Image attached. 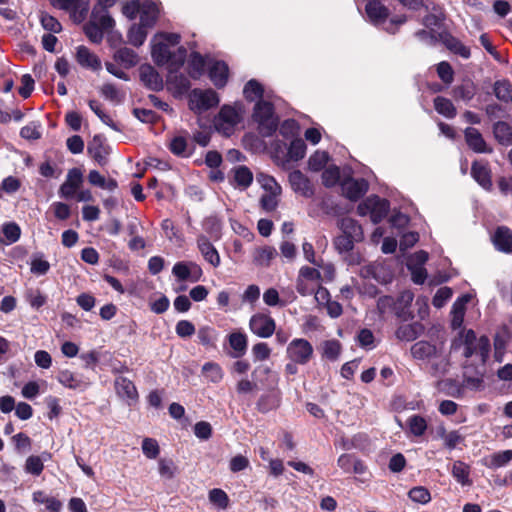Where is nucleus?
Listing matches in <instances>:
<instances>
[{
    "label": "nucleus",
    "mask_w": 512,
    "mask_h": 512,
    "mask_svg": "<svg viewBox=\"0 0 512 512\" xmlns=\"http://www.w3.org/2000/svg\"><path fill=\"white\" fill-rule=\"evenodd\" d=\"M252 119L258 124L257 130L262 137H271L278 128V117L273 103L258 100L254 106Z\"/></svg>",
    "instance_id": "1"
},
{
    "label": "nucleus",
    "mask_w": 512,
    "mask_h": 512,
    "mask_svg": "<svg viewBox=\"0 0 512 512\" xmlns=\"http://www.w3.org/2000/svg\"><path fill=\"white\" fill-rule=\"evenodd\" d=\"M459 341L464 346L463 356L465 358L478 355L482 362L487 360L490 352V340L487 336L477 339L475 331L468 329L460 332Z\"/></svg>",
    "instance_id": "2"
},
{
    "label": "nucleus",
    "mask_w": 512,
    "mask_h": 512,
    "mask_svg": "<svg viewBox=\"0 0 512 512\" xmlns=\"http://www.w3.org/2000/svg\"><path fill=\"white\" fill-rule=\"evenodd\" d=\"M313 351L308 340L296 338L287 346V357L295 364L305 365L311 360Z\"/></svg>",
    "instance_id": "3"
},
{
    "label": "nucleus",
    "mask_w": 512,
    "mask_h": 512,
    "mask_svg": "<svg viewBox=\"0 0 512 512\" xmlns=\"http://www.w3.org/2000/svg\"><path fill=\"white\" fill-rule=\"evenodd\" d=\"M240 121L241 116L238 111L233 106L224 105L215 119V126L218 131H222L226 136H229Z\"/></svg>",
    "instance_id": "4"
},
{
    "label": "nucleus",
    "mask_w": 512,
    "mask_h": 512,
    "mask_svg": "<svg viewBox=\"0 0 512 512\" xmlns=\"http://www.w3.org/2000/svg\"><path fill=\"white\" fill-rule=\"evenodd\" d=\"M251 332L261 338L271 337L276 329L275 320L266 314H254L249 321Z\"/></svg>",
    "instance_id": "5"
},
{
    "label": "nucleus",
    "mask_w": 512,
    "mask_h": 512,
    "mask_svg": "<svg viewBox=\"0 0 512 512\" xmlns=\"http://www.w3.org/2000/svg\"><path fill=\"white\" fill-rule=\"evenodd\" d=\"M369 184L364 178H347L341 183L343 195L350 201L359 200L368 191Z\"/></svg>",
    "instance_id": "6"
},
{
    "label": "nucleus",
    "mask_w": 512,
    "mask_h": 512,
    "mask_svg": "<svg viewBox=\"0 0 512 512\" xmlns=\"http://www.w3.org/2000/svg\"><path fill=\"white\" fill-rule=\"evenodd\" d=\"M140 80L151 91H161L164 87L163 79L157 70L150 64H143L139 68Z\"/></svg>",
    "instance_id": "7"
},
{
    "label": "nucleus",
    "mask_w": 512,
    "mask_h": 512,
    "mask_svg": "<svg viewBox=\"0 0 512 512\" xmlns=\"http://www.w3.org/2000/svg\"><path fill=\"white\" fill-rule=\"evenodd\" d=\"M83 181V174L79 168H72L68 171L64 183L59 188L61 198H72Z\"/></svg>",
    "instance_id": "8"
},
{
    "label": "nucleus",
    "mask_w": 512,
    "mask_h": 512,
    "mask_svg": "<svg viewBox=\"0 0 512 512\" xmlns=\"http://www.w3.org/2000/svg\"><path fill=\"white\" fill-rule=\"evenodd\" d=\"M288 179L294 192L300 193L306 198H311L314 195L311 181L300 170L290 172Z\"/></svg>",
    "instance_id": "9"
},
{
    "label": "nucleus",
    "mask_w": 512,
    "mask_h": 512,
    "mask_svg": "<svg viewBox=\"0 0 512 512\" xmlns=\"http://www.w3.org/2000/svg\"><path fill=\"white\" fill-rule=\"evenodd\" d=\"M440 42L452 53L459 55L464 59L471 56L470 49L465 46L458 38L453 36L449 31L443 30L439 32Z\"/></svg>",
    "instance_id": "10"
},
{
    "label": "nucleus",
    "mask_w": 512,
    "mask_h": 512,
    "mask_svg": "<svg viewBox=\"0 0 512 512\" xmlns=\"http://www.w3.org/2000/svg\"><path fill=\"white\" fill-rule=\"evenodd\" d=\"M197 247L203 256L204 260L207 261L214 268H217L221 264L220 255L214 245L210 242V239L206 235H199L197 237Z\"/></svg>",
    "instance_id": "11"
},
{
    "label": "nucleus",
    "mask_w": 512,
    "mask_h": 512,
    "mask_svg": "<svg viewBox=\"0 0 512 512\" xmlns=\"http://www.w3.org/2000/svg\"><path fill=\"white\" fill-rule=\"evenodd\" d=\"M115 390L117 395L126 400L129 404L135 402L138 399V392L134 383L123 376L116 377L115 379Z\"/></svg>",
    "instance_id": "12"
},
{
    "label": "nucleus",
    "mask_w": 512,
    "mask_h": 512,
    "mask_svg": "<svg viewBox=\"0 0 512 512\" xmlns=\"http://www.w3.org/2000/svg\"><path fill=\"white\" fill-rule=\"evenodd\" d=\"M464 137L466 144L468 147L476 153H490L492 149L487 147V144L479 132L478 129L474 127H467L464 130Z\"/></svg>",
    "instance_id": "13"
},
{
    "label": "nucleus",
    "mask_w": 512,
    "mask_h": 512,
    "mask_svg": "<svg viewBox=\"0 0 512 512\" xmlns=\"http://www.w3.org/2000/svg\"><path fill=\"white\" fill-rule=\"evenodd\" d=\"M193 98L194 100H192V102L195 101L196 108L201 111H206L216 107L219 104L218 94L212 89H207L204 91L194 90Z\"/></svg>",
    "instance_id": "14"
},
{
    "label": "nucleus",
    "mask_w": 512,
    "mask_h": 512,
    "mask_svg": "<svg viewBox=\"0 0 512 512\" xmlns=\"http://www.w3.org/2000/svg\"><path fill=\"white\" fill-rule=\"evenodd\" d=\"M365 13L374 26L384 24L390 15L389 9L382 2L366 3Z\"/></svg>",
    "instance_id": "15"
},
{
    "label": "nucleus",
    "mask_w": 512,
    "mask_h": 512,
    "mask_svg": "<svg viewBox=\"0 0 512 512\" xmlns=\"http://www.w3.org/2000/svg\"><path fill=\"white\" fill-rule=\"evenodd\" d=\"M471 176L485 190L492 188L491 172L487 164L474 161L471 166Z\"/></svg>",
    "instance_id": "16"
},
{
    "label": "nucleus",
    "mask_w": 512,
    "mask_h": 512,
    "mask_svg": "<svg viewBox=\"0 0 512 512\" xmlns=\"http://www.w3.org/2000/svg\"><path fill=\"white\" fill-rule=\"evenodd\" d=\"M76 60L80 66L93 71H98L102 67L99 57L84 45L77 47Z\"/></svg>",
    "instance_id": "17"
},
{
    "label": "nucleus",
    "mask_w": 512,
    "mask_h": 512,
    "mask_svg": "<svg viewBox=\"0 0 512 512\" xmlns=\"http://www.w3.org/2000/svg\"><path fill=\"white\" fill-rule=\"evenodd\" d=\"M425 331V326L420 322L404 324L397 328L395 336L400 341H414Z\"/></svg>",
    "instance_id": "18"
},
{
    "label": "nucleus",
    "mask_w": 512,
    "mask_h": 512,
    "mask_svg": "<svg viewBox=\"0 0 512 512\" xmlns=\"http://www.w3.org/2000/svg\"><path fill=\"white\" fill-rule=\"evenodd\" d=\"M87 152L100 166L107 164L108 151L101 135H95L88 143Z\"/></svg>",
    "instance_id": "19"
},
{
    "label": "nucleus",
    "mask_w": 512,
    "mask_h": 512,
    "mask_svg": "<svg viewBox=\"0 0 512 512\" xmlns=\"http://www.w3.org/2000/svg\"><path fill=\"white\" fill-rule=\"evenodd\" d=\"M140 11L139 24L145 29L154 27L159 17L157 5L152 1H146Z\"/></svg>",
    "instance_id": "20"
},
{
    "label": "nucleus",
    "mask_w": 512,
    "mask_h": 512,
    "mask_svg": "<svg viewBox=\"0 0 512 512\" xmlns=\"http://www.w3.org/2000/svg\"><path fill=\"white\" fill-rule=\"evenodd\" d=\"M158 39L154 36L151 41V56L156 65L164 66L169 62L171 51L167 43Z\"/></svg>",
    "instance_id": "21"
},
{
    "label": "nucleus",
    "mask_w": 512,
    "mask_h": 512,
    "mask_svg": "<svg viewBox=\"0 0 512 512\" xmlns=\"http://www.w3.org/2000/svg\"><path fill=\"white\" fill-rule=\"evenodd\" d=\"M338 227L342 231V234L350 237L358 242L363 240V229L362 226L353 218L343 217L338 220Z\"/></svg>",
    "instance_id": "22"
},
{
    "label": "nucleus",
    "mask_w": 512,
    "mask_h": 512,
    "mask_svg": "<svg viewBox=\"0 0 512 512\" xmlns=\"http://www.w3.org/2000/svg\"><path fill=\"white\" fill-rule=\"evenodd\" d=\"M57 379L63 386L74 390H84L89 385V382H87L82 376L75 374L69 370L60 371L57 376Z\"/></svg>",
    "instance_id": "23"
},
{
    "label": "nucleus",
    "mask_w": 512,
    "mask_h": 512,
    "mask_svg": "<svg viewBox=\"0 0 512 512\" xmlns=\"http://www.w3.org/2000/svg\"><path fill=\"white\" fill-rule=\"evenodd\" d=\"M410 352L416 360H427L437 356V347L428 341L421 340L411 346Z\"/></svg>",
    "instance_id": "24"
},
{
    "label": "nucleus",
    "mask_w": 512,
    "mask_h": 512,
    "mask_svg": "<svg viewBox=\"0 0 512 512\" xmlns=\"http://www.w3.org/2000/svg\"><path fill=\"white\" fill-rule=\"evenodd\" d=\"M228 65L224 61H215L209 68V77L217 88H222L228 80Z\"/></svg>",
    "instance_id": "25"
},
{
    "label": "nucleus",
    "mask_w": 512,
    "mask_h": 512,
    "mask_svg": "<svg viewBox=\"0 0 512 512\" xmlns=\"http://www.w3.org/2000/svg\"><path fill=\"white\" fill-rule=\"evenodd\" d=\"M497 250L504 253L512 252V231L507 227H498L493 237Z\"/></svg>",
    "instance_id": "26"
},
{
    "label": "nucleus",
    "mask_w": 512,
    "mask_h": 512,
    "mask_svg": "<svg viewBox=\"0 0 512 512\" xmlns=\"http://www.w3.org/2000/svg\"><path fill=\"white\" fill-rule=\"evenodd\" d=\"M90 21H95L103 32L112 29L115 25V21L108 13V10L98 6L93 7Z\"/></svg>",
    "instance_id": "27"
},
{
    "label": "nucleus",
    "mask_w": 512,
    "mask_h": 512,
    "mask_svg": "<svg viewBox=\"0 0 512 512\" xmlns=\"http://www.w3.org/2000/svg\"><path fill=\"white\" fill-rule=\"evenodd\" d=\"M390 210V202L378 195H373V207L371 210V221L374 224L380 223Z\"/></svg>",
    "instance_id": "28"
},
{
    "label": "nucleus",
    "mask_w": 512,
    "mask_h": 512,
    "mask_svg": "<svg viewBox=\"0 0 512 512\" xmlns=\"http://www.w3.org/2000/svg\"><path fill=\"white\" fill-rule=\"evenodd\" d=\"M229 345L233 352L230 354L233 358L242 357L247 351V336L241 332H233L228 336Z\"/></svg>",
    "instance_id": "29"
},
{
    "label": "nucleus",
    "mask_w": 512,
    "mask_h": 512,
    "mask_svg": "<svg viewBox=\"0 0 512 512\" xmlns=\"http://www.w3.org/2000/svg\"><path fill=\"white\" fill-rule=\"evenodd\" d=\"M2 236H0V244L11 245L17 242L21 237V228L14 222H6L2 225Z\"/></svg>",
    "instance_id": "30"
},
{
    "label": "nucleus",
    "mask_w": 512,
    "mask_h": 512,
    "mask_svg": "<svg viewBox=\"0 0 512 512\" xmlns=\"http://www.w3.org/2000/svg\"><path fill=\"white\" fill-rule=\"evenodd\" d=\"M493 134L499 144L512 145V126L505 121H498L493 125Z\"/></svg>",
    "instance_id": "31"
},
{
    "label": "nucleus",
    "mask_w": 512,
    "mask_h": 512,
    "mask_svg": "<svg viewBox=\"0 0 512 512\" xmlns=\"http://www.w3.org/2000/svg\"><path fill=\"white\" fill-rule=\"evenodd\" d=\"M452 476L462 486L472 485L470 466L461 460L454 461L451 469Z\"/></svg>",
    "instance_id": "32"
},
{
    "label": "nucleus",
    "mask_w": 512,
    "mask_h": 512,
    "mask_svg": "<svg viewBox=\"0 0 512 512\" xmlns=\"http://www.w3.org/2000/svg\"><path fill=\"white\" fill-rule=\"evenodd\" d=\"M223 222L217 215H210L203 221V229L208 234V238L215 241L222 236Z\"/></svg>",
    "instance_id": "33"
},
{
    "label": "nucleus",
    "mask_w": 512,
    "mask_h": 512,
    "mask_svg": "<svg viewBox=\"0 0 512 512\" xmlns=\"http://www.w3.org/2000/svg\"><path fill=\"white\" fill-rule=\"evenodd\" d=\"M512 460V450H504L493 453L484 459V465L489 469H498L506 466Z\"/></svg>",
    "instance_id": "34"
},
{
    "label": "nucleus",
    "mask_w": 512,
    "mask_h": 512,
    "mask_svg": "<svg viewBox=\"0 0 512 512\" xmlns=\"http://www.w3.org/2000/svg\"><path fill=\"white\" fill-rule=\"evenodd\" d=\"M115 61L119 62L126 69H130L138 64V54L127 47L118 49L114 54Z\"/></svg>",
    "instance_id": "35"
},
{
    "label": "nucleus",
    "mask_w": 512,
    "mask_h": 512,
    "mask_svg": "<svg viewBox=\"0 0 512 512\" xmlns=\"http://www.w3.org/2000/svg\"><path fill=\"white\" fill-rule=\"evenodd\" d=\"M434 109L437 113L440 115L448 118L453 119L457 115V110L452 101L448 98H445L443 96H437L433 100Z\"/></svg>",
    "instance_id": "36"
},
{
    "label": "nucleus",
    "mask_w": 512,
    "mask_h": 512,
    "mask_svg": "<svg viewBox=\"0 0 512 512\" xmlns=\"http://www.w3.org/2000/svg\"><path fill=\"white\" fill-rule=\"evenodd\" d=\"M446 19L445 13L440 6H433L432 13L427 14L423 18V25L428 29L441 28Z\"/></svg>",
    "instance_id": "37"
},
{
    "label": "nucleus",
    "mask_w": 512,
    "mask_h": 512,
    "mask_svg": "<svg viewBox=\"0 0 512 512\" xmlns=\"http://www.w3.org/2000/svg\"><path fill=\"white\" fill-rule=\"evenodd\" d=\"M452 93L456 100L469 102L476 94V86L472 81H465L461 85L454 87Z\"/></svg>",
    "instance_id": "38"
},
{
    "label": "nucleus",
    "mask_w": 512,
    "mask_h": 512,
    "mask_svg": "<svg viewBox=\"0 0 512 512\" xmlns=\"http://www.w3.org/2000/svg\"><path fill=\"white\" fill-rule=\"evenodd\" d=\"M467 301H468V297L462 296L454 302V304L452 306V311H451V313L453 315V318L451 321V326L453 329H457V328L461 327L463 320H464L465 304L467 303Z\"/></svg>",
    "instance_id": "39"
},
{
    "label": "nucleus",
    "mask_w": 512,
    "mask_h": 512,
    "mask_svg": "<svg viewBox=\"0 0 512 512\" xmlns=\"http://www.w3.org/2000/svg\"><path fill=\"white\" fill-rule=\"evenodd\" d=\"M319 206L327 215L339 216L345 213V209L335 201L333 196L328 194L321 197Z\"/></svg>",
    "instance_id": "40"
},
{
    "label": "nucleus",
    "mask_w": 512,
    "mask_h": 512,
    "mask_svg": "<svg viewBox=\"0 0 512 512\" xmlns=\"http://www.w3.org/2000/svg\"><path fill=\"white\" fill-rule=\"evenodd\" d=\"M205 58L199 52H192L189 60V75L193 79H198L205 70Z\"/></svg>",
    "instance_id": "41"
},
{
    "label": "nucleus",
    "mask_w": 512,
    "mask_h": 512,
    "mask_svg": "<svg viewBox=\"0 0 512 512\" xmlns=\"http://www.w3.org/2000/svg\"><path fill=\"white\" fill-rule=\"evenodd\" d=\"M197 338L201 345L207 348H214L218 338L217 331L210 326L200 327L197 331Z\"/></svg>",
    "instance_id": "42"
},
{
    "label": "nucleus",
    "mask_w": 512,
    "mask_h": 512,
    "mask_svg": "<svg viewBox=\"0 0 512 512\" xmlns=\"http://www.w3.org/2000/svg\"><path fill=\"white\" fill-rule=\"evenodd\" d=\"M280 404V398L276 393L262 395L257 401V409L261 413H267L276 409Z\"/></svg>",
    "instance_id": "43"
},
{
    "label": "nucleus",
    "mask_w": 512,
    "mask_h": 512,
    "mask_svg": "<svg viewBox=\"0 0 512 512\" xmlns=\"http://www.w3.org/2000/svg\"><path fill=\"white\" fill-rule=\"evenodd\" d=\"M244 97L247 101L262 100L264 94L263 86L255 79L249 80L243 89Z\"/></svg>",
    "instance_id": "44"
},
{
    "label": "nucleus",
    "mask_w": 512,
    "mask_h": 512,
    "mask_svg": "<svg viewBox=\"0 0 512 512\" xmlns=\"http://www.w3.org/2000/svg\"><path fill=\"white\" fill-rule=\"evenodd\" d=\"M277 256V250L271 246H265L255 251L253 260L256 265L269 266L272 259Z\"/></svg>",
    "instance_id": "45"
},
{
    "label": "nucleus",
    "mask_w": 512,
    "mask_h": 512,
    "mask_svg": "<svg viewBox=\"0 0 512 512\" xmlns=\"http://www.w3.org/2000/svg\"><path fill=\"white\" fill-rule=\"evenodd\" d=\"M32 497L35 503L45 504L47 510H49L50 512H58L62 507V503L59 500H57L54 497L47 496L43 491L39 490L33 492Z\"/></svg>",
    "instance_id": "46"
},
{
    "label": "nucleus",
    "mask_w": 512,
    "mask_h": 512,
    "mask_svg": "<svg viewBox=\"0 0 512 512\" xmlns=\"http://www.w3.org/2000/svg\"><path fill=\"white\" fill-rule=\"evenodd\" d=\"M234 181L237 186L246 189L253 181V173L247 166H238L234 169Z\"/></svg>",
    "instance_id": "47"
},
{
    "label": "nucleus",
    "mask_w": 512,
    "mask_h": 512,
    "mask_svg": "<svg viewBox=\"0 0 512 512\" xmlns=\"http://www.w3.org/2000/svg\"><path fill=\"white\" fill-rule=\"evenodd\" d=\"M127 38L131 45L140 47L144 44L147 38V29L138 24H133L127 33Z\"/></svg>",
    "instance_id": "48"
},
{
    "label": "nucleus",
    "mask_w": 512,
    "mask_h": 512,
    "mask_svg": "<svg viewBox=\"0 0 512 512\" xmlns=\"http://www.w3.org/2000/svg\"><path fill=\"white\" fill-rule=\"evenodd\" d=\"M204 376L212 383H219L223 378V370L215 362H207L202 367Z\"/></svg>",
    "instance_id": "49"
},
{
    "label": "nucleus",
    "mask_w": 512,
    "mask_h": 512,
    "mask_svg": "<svg viewBox=\"0 0 512 512\" xmlns=\"http://www.w3.org/2000/svg\"><path fill=\"white\" fill-rule=\"evenodd\" d=\"M288 157L291 160L298 161L304 158L306 154V144L301 138H295L288 147Z\"/></svg>",
    "instance_id": "50"
},
{
    "label": "nucleus",
    "mask_w": 512,
    "mask_h": 512,
    "mask_svg": "<svg viewBox=\"0 0 512 512\" xmlns=\"http://www.w3.org/2000/svg\"><path fill=\"white\" fill-rule=\"evenodd\" d=\"M407 424L410 432L417 437L422 436L427 429V422L424 417L420 415H412L408 418Z\"/></svg>",
    "instance_id": "51"
},
{
    "label": "nucleus",
    "mask_w": 512,
    "mask_h": 512,
    "mask_svg": "<svg viewBox=\"0 0 512 512\" xmlns=\"http://www.w3.org/2000/svg\"><path fill=\"white\" fill-rule=\"evenodd\" d=\"M329 155L325 151H317L310 156L308 160V166L311 171H321L327 164Z\"/></svg>",
    "instance_id": "52"
},
{
    "label": "nucleus",
    "mask_w": 512,
    "mask_h": 512,
    "mask_svg": "<svg viewBox=\"0 0 512 512\" xmlns=\"http://www.w3.org/2000/svg\"><path fill=\"white\" fill-rule=\"evenodd\" d=\"M494 95L500 101L508 102L511 99V84L508 80H498L493 86Z\"/></svg>",
    "instance_id": "53"
},
{
    "label": "nucleus",
    "mask_w": 512,
    "mask_h": 512,
    "mask_svg": "<svg viewBox=\"0 0 512 512\" xmlns=\"http://www.w3.org/2000/svg\"><path fill=\"white\" fill-rule=\"evenodd\" d=\"M24 470L33 476H39L44 470L43 459L36 455H31L26 459Z\"/></svg>",
    "instance_id": "54"
},
{
    "label": "nucleus",
    "mask_w": 512,
    "mask_h": 512,
    "mask_svg": "<svg viewBox=\"0 0 512 512\" xmlns=\"http://www.w3.org/2000/svg\"><path fill=\"white\" fill-rule=\"evenodd\" d=\"M84 33L88 39L95 44H99L103 40L104 32L95 21L89 20V22L85 24Z\"/></svg>",
    "instance_id": "55"
},
{
    "label": "nucleus",
    "mask_w": 512,
    "mask_h": 512,
    "mask_svg": "<svg viewBox=\"0 0 512 512\" xmlns=\"http://www.w3.org/2000/svg\"><path fill=\"white\" fill-rule=\"evenodd\" d=\"M50 269V264L48 261L43 259V254L38 253L33 256V259L31 261V267L30 271L31 273L41 276L48 273Z\"/></svg>",
    "instance_id": "56"
},
{
    "label": "nucleus",
    "mask_w": 512,
    "mask_h": 512,
    "mask_svg": "<svg viewBox=\"0 0 512 512\" xmlns=\"http://www.w3.org/2000/svg\"><path fill=\"white\" fill-rule=\"evenodd\" d=\"M209 500L220 509H227L229 506V497L222 489L214 488L210 490Z\"/></svg>",
    "instance_id": "57"
},
{
    "label": "nucleus",
    "mask_w": 512,
    "mask_h": 512,
    "mask_svg": "<svg viewBox=\"0 0 512 512\" xmlns=\"http://www.w3.org/2000/svg\"><path fill=\"white\" fill-rule=\"evenodd\" d=\"M409 498L416 503L426 504L431 500L430 491L423 486H416L409 490Z\"/></svg>",
    "instance_id": "58"
},
{
    "label": "nucleus",
    "mask_w": 512,
    "mask_h": 512,
    "mask_svg": "<svg viewBox=\"0 0 512 512\" xmlns=\"http://www.w3.org/2000/svg\"><path fill=\"white\" fill-rule=\"evenodd\" d=\"M432 360L429 366V372L433 377L444 376L448 372L449 361L448 359L441 357Z\"/></svg>",
    "instance_id": "59"
},
{
    "label": "nucleus",
    "mask_w": 512,
    "mask_h": 512,
    "mask_svg": "<svg viewBox=\"0 0 512 512\" xmlns=\"http://www.w3.org/2000/svg\"><path fill=\"white\" fill-rule=\"evenodd\" d=\"M341 352V344L338 340H327L323 344V356L331 361L338 359Z\"/></svg>",
    "instance_id": "60"
},
{
    "label": "nucleus",
    "mask_w": 512,
    "mask_h": 512,
    "mask_svg": "<svg viewBox=\"0 0 512 512\" xmlns=\"http://www.w3.org/2000/svg\"><path fill=\"white\" fill-rule=\"evenodd\" d=\"M169 150L176 156L185 157L188 156L187 151V140L183 136H175L169 143Z\"/></svg>",
    "instance_id": "61"
},
{
    "label": "nucleus",
    "mask_w": 512,
    "mask_h": 512,
    "mask_svg": "<svg viewBox=\"0 0 512 512\" xmlns=\"http://www.w3.org/2000/svg\"><path fill=\"white\" fill-rule=\"evenodd\" d=\"M322 183L325 187H334L340 179V170L337 166L329 167L322 173Z\"/></svg>",
    "instance_id": "62"
},
{
    "label": "nucleus",
    "mask_w": 512,
    "mask_h": 512,
    "mask_svg": "<svg viewBox=\"0 0 512 512\" xmlns=\"http://www.w3.org/2000/svg\"><path fill=\"white\" fill-rule=\"evenodd\" d=\"M355 242H358L357 240H353L350 237L341 234L337 237H335L333 244L335 249L340 253H347L353 250Z\"/></svg>",
    "instance_id": "63"
},
{
    "label": "nucleus",
    "mask_w": 512,
    "mask_h": 512,
    "mask_svg": "<svg viewBox=\"0 0 512 512\" xmlns=\"http://www.w3.org/2000/svg\"><path fill=\"white\" fill-rule=\"evenodd\" d=\"M415 37L420 41L426 43L429 46H435L440 42L439 32H435L433 29H420L415 32Z\"/></svg>",
    "instance_id": "64"
}]
</instances>
